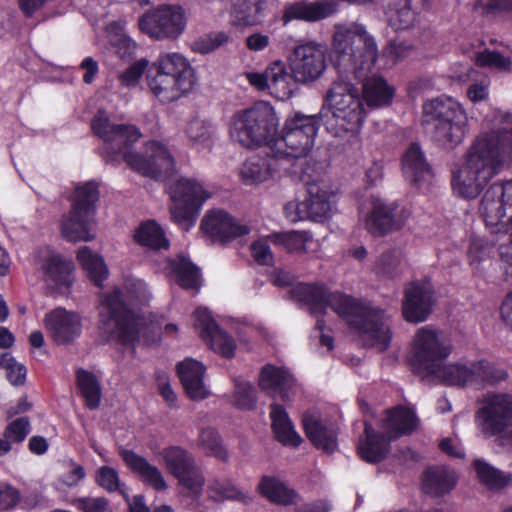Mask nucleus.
<instances>
[{
    "mask_svg": "<svg viewBox=\"0 0 512 512\" xmlns=\"http://www.w3.org/2000/svg\"><path fill=\"white\" fill-rule=\"evenodd\" d=\"M91 130L103 141L99 154L107 164L117 167L125 162L131 170L153 179L173 175L175 161L165 145L150 140L143 152L134 151L142 136L136 125L113 124L106 111L100 109L91 120Z\"/></svg>",
    "mask_w": 512,
    "mask_h": 512,
    "instance_id": "obj_1",
    "label": "nucleus"
},
{
    "mask_svg": "<svg viewBox=\"0 0 512 512\" xmlns=\"http://www.w3.org/2000/svg\"><path fill=\"white\" fill-rule=\"evenodd\" d=\"M291 297L309 307L311 314L324 316L331 308L348 327L366 337L371 346L386 350L392 331L384 309L340 291H330L323 283H298Z\"/></svg>",
    "mask_w": 512,
    "mask_h": 512,
    "instance_id": "obj_2",
    "label": "nucleus"
},
{
    "mask_svg": "<svg viewBox=\"0 0 512 512\" xmlns=\"http://www.w3.org/2000/svg\"><path fill=\"white\" fill-rule=\"evenodd\" d=\"M451 352V345L441 341L436 330L422 327L414 337L411 369L419 376L438 377L445 384L458 387L473 384L493 386L508 378L504 367L487 359L444 365Z\"/></svg>",
    "mask_w": 512,
    "mask_h": 512,
    "instance_id": "obj_3",
    "label": "nucleus"
},
{
    "mask_svg": "<svg viewBox=\"0 0 512 512\" xmlns=\"http://www.w3.org/2000/svg\"><path fill=\"white\" fill-rule=\"evenodd\" d=\"M379 52L375 39L364 26L354 30L337 28L333 35L331 62L337 74L345 81L362 83L363 102L369 107L389 105L394 88L383 77H368L375 66Z\"/></svg>",
    "mask_w": 512,
    "mask_h": 512,
    "instance_id": "obj_4",
    "label": "nucleus"
},
{
    "mask_svg": "<svg viewBox=\"0 0 512 512\" xmlns=\"http://www.w3.org/2000/svg\"><path fill=\"white\" fill-rule=\"evenodd\" d=\"M503 140L488 134L474 140L463 165L453 172L451 185L455 193L464 199H475L482 192L502 165Z\"/></svg>",
    "mask_w": 512,
    "mask_h": 512,
    "instance_id": "obj_5",
    "label": "nucleus"
},
{
    "mask_svg": "<svg viewBox=\"0 0 512 512\" xmlns=\"http://www.w3.org/2000/svg\"><path fill=\"white\" fill-rule=\"evenodd\" d=\"M279 118L274 107L264 101L236 111L229 123L230 139L243 148L267 147L271 156L277 145Z\"/></svg>",
    "mask_w": 512,
    "mask_h": 512,
    "instance_id": "obj_6",
    "label": "nucleus"
},
{
    "mask_svg": "<svg viewBox=\"0 0 512 512\" xmlns=\"http://www.w3.org/2000/svg\"><path fill=\"white\" fill-rule=\"evenodd\" d=\"M147 85L161 103H171L188 94L196 84L195 71L181 54L164 53L148 68Z\"/></svg>",
    "mask_w": 512,
    "mask_h": 512,
    "instance_id": "obj_7",
    "label": "nucleus"
},
{
    "mask_svg": "<svg viewBox=\"0 0 512 512\" xmlns=\"http://www.w3.org/2000/svg\"><path fill=\"white\" fill-rule=\"evenodd\" d=\"M332 111L323 113L322 124L328 133L335 137L359 133L365 119V107L360 90L351 81H345L338 75L326 95Z\"/></svg>",
    "mask_w": 512,
    "mask_h": 512,
    "instance_id": "obj_8",
    "label": "nucleus"
},
{
    "mask_svg": "<svg viewBox=\"0 0 512 512\" xmlns=\"http://www.w3.org/2000/svg\"><path fill=\"white\" fill-rule=\"evenodd\" d=\"M423 122L432 126V138L438 145L454 149L468 133V116L462 105L451 97H436L423 104Z\"/></svg>",
    "mask_w": 512,
    "mask_h": 512,
    "instance_id": "obj_9",
    "label": "nucleus"
},
{
    "mask_svg": "<svg viewBox=\"0 0 512 512\" xmlns=\"http://www.w3.org/2000/svg\"><path fill=\"white\" fill-rule=\"evenodd\" d=\"M322 121L323 110L318 115L296 112L292 117L287 118L282 130L277 132V145L272 157L275 159L306 157L314 146Z\"/></svg>",
    "mask_w": 512,
    "mask_h": 512,
    "instance_id": "obj_10",
    "label": "nucleus"
},
{
    "mask_svg": "<svg viewBox=\"0 0 512 512\" xmlns=\"http://www.w3.org/2000/svg\"><path fill=\"white\" fill-rule=\"evenodd\" d=\"M101 304L106 311L100 313V328L124 346L135 344L140 336V318L126 302L123 291L114 288L105 293Z\"/></svg>",
    "mask_w": 512,
    "mask_h": 512,
    "instance_id": "obj_11",
    "label": "nucleus"
},
{
    "mask_svg": "<svg viewBox=\"0 0 512 512\" xmlns=\"http://www.w3.org/2000/svg\"><path fill=\"white\" fill-rule=\"evenodd\" d=\"M475 420L484 438L508 439V428L512 423V395L488 393L475 414Z\"/></svg>",
    "mask_w": 512,
    "mask_h": 512,
    "instance_id": "obj_12",
    "label": "nucleus"
},
{
    "mask_svg": "<svg viewBox=\"0 0 512 512\" xmlns=\"http://www.w3.org/2000/svg\"><path fill=\"white\" fill-rule=\"evenodd\" d=\"M187 25L185 11L180 5L162 4L139 17L142 33L154 40H176Z\"/></svg>",
    "mask_w": 512,
    "mask_h": 512,
    "instance_id": "obj_13",
    "label": "nucleus"
},
{
    "mask_svg": "<svg viewBox=\"0 0 512 512\" xmlns=\"http://www.w3.org/2000/svg\"><path fill=\"white\" fill-rule=\"evenodd\" d=\"M168 472L187 490L186 496L198 497L202 493L205 477L192 453L181 446L170 445L161 451Z\"/></svg>",
    "mask_w": 512,
    "mask_h": 512,
    "instance_id": "obj_14",
    "label": "nucleus"
},
{
    "mask_svg": "<svg viewBox=\"0 0 512 512\" xmlns=\"http://www.w3.org/2000/svg\"><path fill=\"white\" fill-rule=\"evenodd\" d=\"M171 218L177 224L194 225L199 212L210 197L209 193L196 180L180 178L169 187Z\"/></svg>",
    "mask_w": 512,
    "mask_h": 512,
    "instance_id": "obj_15",
    "label": "nucleus"
},
{
    "mask_svg": "<svg viewBox=\"0 0 512 512\" xmlns=\"http://www.w3.org/2000/svg\"><path fill=\"white\" fill-rule=\"evenodd\" d=\"M35 266L43 274V280L52 284L61 293L68 292L73 285L74 265L71 260L50 246L40 247L34 258Z\"/></svg>",
    "mask_w": 512,
    "mask_h": 512,
    "instance_id": "obj_16",
    "label": "nucleus"
},
{
    "mask_svg": "<svg viewBox=\"0 0 512 512\" xmlns=\"http://www.w3.org/2000/svg\"><path fill=\"white\" fill-rule=\"evenodd\" d=\"M434 305V288L429 281L415 280L404 288L402 315L409 323H421L428 319Z\"/></svg>",
    "mask_w": 512,
    "mask_h": 512,
    "instance_id": "obj_17",
    "label": "nucleus"
},
{
    "mask_svg": "<svg viewBox=\"0 0 512 512\" xmlns=\"http://www.w3.org/2000/svg\"><path fill=\"white\" fill-rule=\"evenodd\" d=\"M194 327L199 336L216 353L225 358H232L236 344L232 336L225 332L205 307H198L193 313Z\"/></svg>",
    "mask_w": 512,
    "mask_h": 512,
    "instance_id": "obj_18",
    "label": "nucleus"
},
{
    "mask_svg": "<svg viewBox=\"0 0 512 512\" xmlns=\"http://www.w3.org/2000/svg\"><path fill=\"white\" fill-rule=\"evenodd\" d=\"M200 229L212 243L226 244L232 240L249 234L250 228L240 224L223 209H214L206 213L201 221Z\"/></svg>",
    "mask_w": 512,
    "mask_h": 512,
    "instance_id": "obj_19",
    "label": "nucleus"
},
{
    "mask_svg": "<svg viewBox=\"0 0 512 512\" xmlns=\"http://www.w3.org/2000/svg\"><path fill=\"white\" fill-rule=\"evenodd\" d=\"M330 196L326 190H322L317 184H309L307 197L297 203H288L284 207L285 214L292 222L305 219L323 221L330 216Z\"/></svg>",
    "mask_w": 512,
    "mask_h": 512,
    "instance_id": "obj_20",
    "label": "nucleus"
},
{
    "mask_svg": "<svg viewBox=\"0 0 512 512\" xmlns=\"http://www.w3.org/2000/svg\"><path fill=\"white\" fill-rule=\"evenodd\" d=\"M326 68V57L321 47L314 43L298 45L293 52L290 69L301 83L319 78Z\"/></svg>",
    "mask_w": 512,
    "mask_h": 512,
    "instance_id": "obj_21",
    "label": "nucleus"
},
{
    "mask_svg": "<svg viewBox=\"0 0 512 512\" xmlns=\"http://www.w3.org/2000/svg\"><path fill=\"white\" fill-rule=\"evenodd\" d=\"M44 325L57 345L73 343L82 333L81 317L76 312L56 308L45 315Z\"/></svg>",
    "mask_w": 512,
    "mask_h": 512,
    "instance_id": "obj_22",
    "label": "nucleus"
},
{
    "mask_svg": "<svg viewBox=\"0 0 512 512\" xmlns=\"http://www.w3.org/2000/svg\"><path fill=\"white\" fill-rule=\"evenodd\" d=\"M337 10L338 4L333 0H298L285 4L281 21L284 25L292 21L314 23L332 16Z\"/></svg>",
    "mask_w": 512,
    "mask_h": 512,
    "instance_id": "obj_23",
    "label": "nucleus"
},
{
    "mask_svg": "<svg viewBox=\"0 0 512 512\" xmlns=\"http://www.w3.org/2000/svg\"><path fill=\"white\" fill-rule=\"evenodd\" d=\"M363 434L357 447L359 457L370 464L385 460L391 450V438L388 434L375 430L369 422L364 423Z\"/></svg>",
    "mask_w": 512,
    "mask_h": 512,
    "instance_id": "obj_24",
    "label": "nucleus"
},
{
    "mask_svg": "<svg viewBox=\"0 0 512 512\" xmlns=\"http://www.w3.org/2000/svg\"><path fill=\"white\" fill-rule=\"evenodd\" d=\"M119 456L126 467L139 476L141 481L156 491H165L168 488L166 480L160 469L149 463V461L134 452L133 450L122 448L119 450Z\"/></svg>",
    "mask_w": 512,
    "mask_h": 512,
    "instance_id": "obj_25",
    "label": "nucleus"
},
{
    "mask_svg": "<svg viewBox=\"0 0 512 512\" xmlns=\"http://www.w3.org/2000/svg\"><path fill=\"white\" fill-rule=\"evenodd\" d=\"M397 208L396 203H386L381 199H374L372 209L365 221L367 231L375 237H381L393 230L400 229L402 223L396 217Z\"/></svg>",
    "mask_w": 512,
    "mask_h": 512,
    "instance_id": "obj_26",
    "label": "nucleus"
},
{
    "mask_svg": "<svg viewBox=\"0 0 512 512\" xmlns=\"http://www.w3.org/2000/svg\"><path fill=\"white\" fill-rule=\"evenodd\" d=\"M205 366L192 358H186L177 364V374L180 382L192 400L207 398L208 391L204 385Z\"/></svg>",
    "mask_w": 512,
    "mask_h": 512,
    "instance_id": "obj_27",
    "label": "nucleus"
},
{
    "mask_svg": "<svg viewBox=\"0 0 512 512\" xmlns=\"http://www.w3.org/2000/svg\"><path fill=\"white\" fill-rule=\"evenodd\" d=\"M457 481L456 473L446 466H429L422 473V491L433 497H442L455 488Z\"/></svg>",
    "mask_w": 512,
    "mask_h": 512,
    "instance_id": "obj_28",
    "label": "nucleus"
},
{
    "mask_svg": "<svg viewBox=\"0 0 512 512\" xmlns=\"http://www.w3.org/2000/svg\"><path fill=\"white\" fill-rule=\"evenodd\" d=\"M269 93L274 98L285 101L293 96L299 82L284 62L276 60L269 64Z\"/></svg>",
    "mask_w": 512,
    "mask_h": 512,
    "instance_id": "obj_29",
    "label": "nucleus"
},
{
    "mask_svg": "<svg viewBox=\"0 0 512 512\" xmlns=\"http://www.w3.org/2000/svg\"><path fill=\"white\" fill-rule=\"evenodd\" d=\"M271 428L275 439L283 446L298 447L302 443L301 436L283 405L272 403L270 405Z\"/></svg>",
    "mask_w": 512,
    "mask_h": 512,
    "instance_id": "obj_30",
    "label": "nucleus"
},
{
    "mask_svg": "<svg viewBox=\"0 0 512 512\" xmlns=\"http://www.w3.org/2000/svg\"><path fill=\"white\" fill-rule=\"evenodd\" d=\"M293 384V376L282 367L266 364L260 371L259 386L261 389L264 391H278L283 401L288 399V393Z\"/></svg>",
    "mask_w": 512,
    "mask_h": 512,
    "instance_id": "obj_31",
    "label": "nucleus"
},
{
    "mask_svg": "<svg viewBox=\"0 0 512 512\" xmlns=\"http://www.w3.org/2000/svg\"><path fill=\"white\" fill-rule=\"evenodd\" d=\"M267 0H232L231 21L238 27L255 26L262 22Z\"/></svg>",
    "mask_w": 512,
    "mask_h": 512,
    "instance_id": "obj_32",
    "label": "nucleus"
},
{
    "mask_svg": "<svg viewBox=\"0 0 512 512\" xmlns=\"http://www.w3.org/2000/svg\"><path fill=\"white\" fill-rule=\"evenodd\" d=\"M99 198V183L95 180L86 181L75 187L70 210L75 215L84 214L94 218Z\"/></svg>",
    "mask_w": 512,
    "mask_h": 512,
    "instance_id": "obj_33",
    "label": "nucleus"
},
{
    "mask_svg": "<svg viewBox=\"0 0 512 512\" xmlns=\"http://www.w3.org/2000/svg\"><path fill=\"white\" fill-rule=\"evenodd\" d=\"M303 429L307 438L318 449L333 453L337 448V436L335 432L326 427L319 419L313 416H304Z\"/></svg>",
    "mask_w": 512,
    "mask_h": 512,
    "instance_id": "obj_34",
    "label": "nucleus"
},
{
    "mask_svg": "<svg viewBox=\"0 0 512 512\" xmlns=\"http://www.w3.org/2000/svg\"><path fill=\"white\" fill-rule=\"evenodd\" d=\"M402 172L407 181L417 186L425 175L429 174L430 167L418 143H412L402 157Z\"/></svg>",
    "mask_w": 512,
    "mask_h": 512,
    "instance_id": "obj_35",
    "label": "nucleus"
},
{
    "mask_svg": "<svg viewBox=\"0 0 512 512\" xmlns=\"http://www.w3.org/2000/svg\"><path fill=\"white\" fill-rule=\"evenodd\" d=\"M501 197L502 196L499 195V189L495 183H493L486 190L481 199L479 213L488 227H497L502 224L503 219L507 217Z\"/></svg>",
    "mask_w": 512,
    "mask_h": 512,
    "instance_id": "obj_36",
    "label": "nucleus"
},
{
    "mask_svg": "<svg viewBox=\"0 0 512 512\" xmlns=\"http://www.w3.org/2000/svg\"><path fill=\"white\" fill-rule=\"evenodd\" d=\"M168 268L181 288L185 290H199L200 270L190 259L183 255L178 256L176 259H169Z\"/></svg>",
    "mask_w": 512,
    "mask_h": 512,
    "instance_id": "obj_37",
    "label": "nucleus"
},
{
    "mask_svg": "<svg viewBox=\"0 0 512 512\" xmlns=\"http://www.w3.org/2000/svg\"><path fill=\"white\" fill-rule=\"evenodd\" d=\"M386 427L395 433V437L412 434L419 424L415 412L403 405H398L386 410Z\"/></svg>",
    "mask_w": 512,
    "mask_h": 512,
    "instance_id": "obj_38",
    "label": "nucleus"
},
{
    "mask_svg": "<svg viewBox=\"0 0 512 512\" xmlns=\"http://www.w3.org/2000/svg\"><path fill=\"white\" fill-rule=\"evenodd\" d=\"M134 241L151 250L169 248V241L161 226L155 220H146L139 224L133 235Z\"/></svg>",
    "mask_w": 512,
    "mask_h": 512,
    "instance_id": "obj_39",
    "label": "nucleus"
},
{
    "mask_svg": "<svg viewBox=\"0 0 512 512\" xmlns=\"http://www.w3.org/2000/svg\"><path fill=\"white\" fill-rule=\"evenodd\" d=\"M76 385L85 406L90 410L99 408L102 398V388L96 375L88 370H76Z\"/></svg>",
    "mask_w": 512,
    "mask_h": 512,
    "instance_id": "obj_40",
    "label": "nucleus"
},
{
    "mask_svg": "<svg viewBox=\"0 0 512 512\" xmlns=\"http://www.w3.org/2000/svg\"><path fill=\"white\" fill-rule=\"evenodd\" d=\"M93 217L84 214H73L69 211L61 221V234L70 242L90 241L93 236L90 234V222Z\"/></svg>",
    "mask_w": 512,
    "mask_h": 512,
    "instance_id": "obj_41",
    "label": "nucleus"
},
{
    "mask_svg": "<svg viewBox=\"0 0 512 512\" xmlns=\"http://www.w3.org/2000/svg\"><path fill=\"white\" fill-rule=\"evenodd\" d=\"M77 261L86 272L87 277L97 287H102L103 282L108 277V270L104 259L97 253L84 246L77 252Z\"/></svg>",
    "mask_w": 512,
    "mask_h": 512,
    "instance_id": "obj_42",
    "label": "nucleus"
},
{
    "mask_svg": "<svg viewBox=\"0 0 512 512\" xmlns=\"http://www.w3.org/2000/svg\"><path fill=\"white\" fill-rule=\"evenodd\" d=\"M274 170L265 157L254 155L246 159L240 170V177L245 185L264 182L272 177Z\"/></svg>",
    "mask_w": 512,
    "mask_h": 512,
    "instance_id": "obj_43",
    "label": "nucleus"
},
{
    "mask_svg": "<svg viewBox=\"0 0 512 512\" xmlns=\"http://www.w3.org/2000/svg\"><path fill=\"white\" fill-rule=\"evenodd\" d=\"M427 0H401L396 4L395 13L389 18L395 30H406L414 25L416 15L425 8Z\"/></svg>",
    "mask_w": 512,
    "mask_h": 512,
    "instance_id": "obj_44",
    "label": "nucleus"
},
{
    "mask_svg": "<svg viewBox=\"0 0 512 512\" xmlns=\"http://www.w3.org/2000/svg\"><path fill=\"white\" fill-rule=\"evenodd\" d=\"M473 468L479 481L491 490L503 489L512 482L511 474L504 473L484 460H474Z\"/></svg>",
    "mask_w": 512,
    "mask_h": 512,
    "instance_id": "obj_45",
    "label": "nucleus"
},
{
    "mask_svg": "<svg viewBox=\"0 0 512 512\" xmlns=\"http://www.w3.org/2000/svg\"><path fill=\"white\" fill-rule=\"evenodd\" d=\"M259 493L272 503L289 505L294 500L293 490L272 476H263L258 484Z\"/></svg>",
    "mask_w": 512,
    "mask_h": 512,
    "instance_id": "obj_46",
    "label": "nucleus"
},
{
    "mask_svg": "<svg viewBox=\"0 0 512 512\" xmlns=\"http://www.w3.org/2000/svg\"><path fill=\"white\" fill-rule=\"evenodd\" d=\"M96 484L108 493L118 492L129 501L128 488L120 479L118 471L110 466H101L95 473Z\"/></svg>",
    "mask_w": 512,
    "mask_h": 512,
    "instance_id": "obj_47",
    "label": "nucleus"
},
{
    "mask_svg": "<svg viewBox=\"0 0 512 512\" xmlns=\"http://www.w3.org/2000/svg\"><path fill=\"white\" fill-rule=\"evenodd\" d=\"M199 446L207 456H213L223 462H226L229 458L228 451L222 443V438L214 428L207 427L201 430Z\"/></svg>",
    "mask_w": 512,
    "mask_h": 512,
    "instance_id": "obj_48",
    "label": "nucleus"
},
{
    "mask_svg": "<svg viewBox=\"0 0 512 512\" xmlns=\"http://www.w3.org/2000/svg\"><path fill=\"white\" fill-rule=\"evenodd\" d=\"M274 244L283 246L289 253H303L306 244L312 239L306 231L279 232L272 235Z\"/></svg>",
    "mask_w": 512,
    "mask_h": 512,
    "instance_id": "obj_49",
    "label": "nucleus"
},
{
    "mask_svg": "<svg viewBox=\"0 0 512 512\" xmlns=\"http://www.w3.org/2000/svg\"><path fill=\"white\" fill-rule=\"evenodd\" d=\"M0 367L6 370V377L11 385H24L26 381L27 369L25 365L18 363L10 353L1 354Z\"/></svg>",
    "mask_w": 512,
    "mask_h": 512,
    "instance_id": "obj_50",
    "label": "nucleus"
},
{
    "mask_svg": "<svg viewBox=\"0 0 512 512\" xmlns=\"http://www.w3.org/2000/svg\"><path fill=\"white\" fill-rule=\"evenodd\" d=\"M31 432V423L27 416L18 417L7 424L3 431V437L11 444H21Z\"/></svg>",
    "mask_w": 512,
    "mask_h": 512,
    "instance_id": "obj_51",
    "label": "nucleus"
},
{
    "mask_svg": "<svg viewBox=\"0 0 512 512\" xmlns=\"http://www.w3.org/2000/svg\"><path fill=\"white\" fill-rule=\"evenodd\" d=\"M256 389L246 381H237L234 392V405L241 410H252L256 405Z\"/></svg>",
    "mask_w": 512,
    "mask_h": 512,
    "instance_id": "obj_52",
    "label": "nucleus"
},
{
    "mask_svg": "<svg viewBox=\"0 0 512 512\" xmlns=\"http://www.w3.org/2000/svg\"><path fill=\"white\" fill-rule=\"evenodd\" d=\"M227 41L228 36L225 32L205 34L194 40L192 49L193 51L201 54H208L225 44Z\"/></svg>",
    "mask_w": 512,
    "mask_h": 512,
    "instance_id": "obj_53",
    "label": "nucleus"
},
{
    "mask_svg": "<svg viewBox=\"0 0 512 512\" xmlns=\"http://www.w3.org/2000/svg\"><path fill=\"white\" fill-rule=\"evenodd\" d=\"M411 45L405 41L391 40L382 50V58L386 65H395L408 56Z\"/></svg>",
    "mask_w": 512,
    "mask_h": 512,
    "instance_id": "obj_54",
    "label": "nucleus"
},
{
    "mask_svg": "<svg viewBox=\"0 0 512 512\" xmlns=\"http://www.w3.org/2000/svg\"><path fill=\"white\" fill-rule=\"evenodd\" d=\"M400 260L393 251L383 252L376 265L375 272L382 277L392 279L397 275Z\"/></svg>",
    "mask_w": 512,
    "mask_h": 512,
    "instance_id": "obj_55",
    "label": "nucleus"
},
{
    "mask_svg": "<svg viewBox=\"0 0 512 512\" xmlns=\"http://www.w3.org/2000/svg\"><path fill=\"white\" fill-rule=\"evenodd\" d=\"M476 64L479 67L509 69L511 62L498 51L485 50L478 54Z\"/></svg>",
    "mask_w": 512,
    "mask_h": 512,
    "instance_id": "obj_56",
    "label": "nucleus"
},
{
    "mask_svg": "<svg viewBox=\"0 0 512 512\" xmlns=\"http://www.w3.org/2000/svg\"><path fill=\"white\" fill-rule=\"evenodd\" d=\"M186 134L193 142L205 143L212 136V127L205 121L194 119L188 123Z\"/></svg>",
    "mask_w": 512,
    "mask_h": 512,
    "instance_id": "obj_57",
    "label": "nucleus"
},
{
    "mask_svg": "<svg viewBox=\"0 0 512 512\" xmlns=\"http://www.w3.org/2000/svg\"><path fill=\"white\" fill-rule=\"evenodd\" d=\"M148 61L146 59H140L131 64L119 77L121 83L125 86L136 85L145 70L147 69Z\"/></svg>",
    "mask_w": 512,
    "mask_h": 512,
    "instance_id": "obj_58",
    "label": "nucleus"
},
{
    "mask_svg": "<svg viewBox=\"0 0 512 512\" xmlns=\"http://www.w3.org/2000/svg\"><path fill=\"white\" fill-rule=\"evenodd\" d=\"M74 506L81 512H110L109 502L104 497L78 498L75 500Z\"/></svg>",
    "mask_w": 512,
    "mask_h": 512,
    "instance_id": "obj_59",
    "label": "nucleus"
},
{
    "mask_svg": "<svg viewBox=\"0 0 512 512\" xmlns=\"http://www.w3.org/2000/svg\"><path fill=\"white\" fill-rule=\"evenodd\" d=\"M250 250L252 257L259 265L268 266L273 264V253L266 241H254L250 246Z\"/></svg>",
    "mask_w": 512,
    "mask_h": 512,
    "instance_id": "obj_60",
    "label": "nucleus"
},
{
    "mask_svg": "<svg viewBox=\"0 0 512 512\" xmlns=\"http://www.w3.org/2000/svg\"><path fill=\"white\" fill-rule=\"evenodd\" d=\"M21 495L18 489L10 484L0 485V510L14 509L20 502Z\"/></svg>",
    "mask_w": 512,
    "mask_h": 512,
    "instance_id": "obj_61",
    "label": "nucleus"
},
{
    "mask_svg": "<svg viewBox=\"0 0 512 512\" xmlns=\"http://www.w3.org/2000/svg\"><path fill=\"white\" fill-rule=\"evenodd\" d=\"M479 5L487 14H511L512 0H478Z\"/></svg>",
    "mask_w": 512,
    "mask_h": 512,
    "instance_id": "obj_62",
    "label": "nucleus"
},
{
    "mask_svg": "<svg viewBox=\"0 0 512 512\" xmlns=\"http://www.w3.org/2000/svg\"><path fill=\"white\" fill-rule=\"evenodd\" d=\"M499 189V195L502 196L507 219H512V180L506 182H496Z\"/></svg>",
    "mask_w": 512,
    "mask_h": 512,
    "instance_id": "obj_63",
    "label": "nucleus"
},
{
    "mask_svg": "<svg viewBox=\"0 0 512 512\" xmlns=\"http://www.w3.org/2000/svg\"><path fill=\"white\" fill-rule=\"evenodd\" d=\"M500 317L504 324L512 330V290L502 300Z\"/></svg>",
    "mask_w": 512,
    "mask_h": 512,
    "instance_id": "obj_64",
    "label": "nucleus"
}]
</instances>
